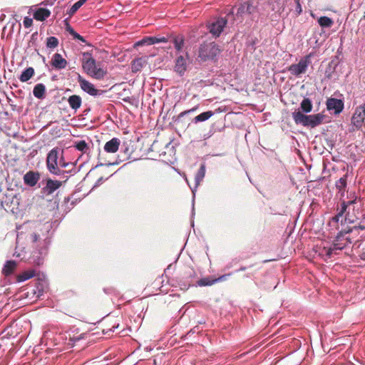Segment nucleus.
<instances>
[{"instance_id": "48", "label": "nucleus", "mask_w": 365, "mask_h": 365, "mask_svg": "<svg viewBox=\"0 0 365 365\" xmlns=\"http://www.w3.org/2000/svg\"><path fill=\"white\" fill-rule=\"evenodd\" d=\"M63 23H64V25H65V29L69 27L71 25L69 24V20L68 19H66L64 21H63Z\"/></svg>"}, {"instance_id": "46", "label": "nucleus", "mask_w": 365, "mask_h": 365, "mask_svg": "<svg viewBox=\"0 0 365 365\" xmlns=\"http://www.w3.org/2000/svg\"><path fill=\"white\" fill-rule=\"evenodd\" d=\"M105 181V179L101 177L96 182V186H98L100 185H101L103 182Z\"/></svg>"}, {"instance_id": "24", "label": "nucleus", "mask_w": 365, "mask_h": 365, "mask_svg": "<svg viewBox=\"0 0 365 365\" xmlns=\"http://www.w3.org/2000/svg\"><path fill=\"white\" fill-rule=\"evenodd\" d=\"M16 262L14 260H9V261H6V262L5 263L3 269H2V273L5 275V276H9L10 274H11L14 269H16Z\"/></svg>"}, {"instance_id": "49", "label": "nucleus", "mask_w": 365, "mask_h": 365, "mask_svg": "<svg viewBox=\"0 0 365 365\" xmlns=\"http://www.w3.org/2000/svg\"><path fill=\"white\" fill-rule=\"evenodd\" d=\"M87 1V0H79L78 1H77V3L80 5V6H83L86 2Z\"/></svg>"}, {"instance_id": "37", "label": "nucleus", "mask_w": 365, "mask_h": 365, "mask_svg": "<svg viewBox=\"0 0 365 365\" xmlns=\"http://www.w3.org/2000/svg\"><path fill=\"white\" fill-rule=\"evenodd\" d=\"M66 30L73 37L74 39L79 40L81 42H86L85 38L77 32H76L71 26L66 28Z\"/></svg>"}, {"instance_id": "47", "label": "nucleus", "mask_w": 365, "mask_h": 365, "mask_svg": "<svg viewBox=\"0 0 365 365\" xmlns=\"http://www.w3.org/2000/svg\"><path fill=\"white\" fill-rule=\"evenodd\" d=\"M6 330H5L4 331L2 332L1 334V340H4V339L6 338V336L9 334V332H6Z\"/></svg>"}, {"instance_id": "52", "label": "nucleus", "mask_w": 365, "mask_h": 365, "mask_svg": "<svg viewBox=\"0 0 365 365\" xmlns=\"http://www.w3.org/2000/svg\"><path fill=\"white\" fill-rule=\"evenodd\" d=\"M247 267H241L237 271H245L246 270Z\"/></svg>"}, {"instance_id": "3", "label": "nucleus", "mask_w": 365, "mask_h": 365, "mask_svg": "<svg viewBox=\"0 0 365 365\" xmlns=\"http://www.w3.org/2000/svg\"><path fill=\"white\" fill-rule=\"evenodd\" d=\"M221 51L220 46L215 42H204L199 46L197 59L201 62L215 61Z\"/></svg>"}, {"instance_id": "54", "label": "nucleus", "mask_w": 365, "mask_h": 365, "mask_svg": "<svg viewBox=\"0 0 365 365\" xmlns=\"http://www.w3.org/2000/svg\"><path fill=\"white\" fill-rule=\"evenodd\" d=\"M154 365H157V362H156L155 359L154 360Z\"/></svg>"}, {"instance_id": "4", "label": "nucleus", "mask_w": 365, "mask_h": 365, "mask_svg": "<svg viewBox=\"0 0 365 365\" xmlns=\"http://www.w3.org/2000/svg\"><path fill=\"white\" fill-rule=\"evenodd\" d=\"M292 118L297 125L315 128L323 122L324 115L322 113L305 115L300 111H295L292 113Z\"/></svg>"}, {"instance_id": "12", "label": "nucleus", "mask_w": 365, "mask_h": 365, "mask_svg": "<svg viewBox=\"0 0 365 365\" xmlns=\"http://www.w3.org/2000/svg\"><path fill=\"white\" fill-rule=\"evenodd\" d=\"M328 110H334V114H339L344 109V101L334 98H329L327 101Z\"/></svg>"}, {"instance_id": "10", "label": "nucleus", "mask_w": 365, "mask_h": 365, "mask_svg": "<svg viewBox=\"0 0 365 365\" xmlns=\"http://www.w3.org/2000/svg\"><path fill=\"white\" fill-rule=\"evenodd\" d=\"M365 119V103L358 106L351 118V123L357 128H360Z\"/></svg>"}, {"instance_id": "27", "label": "nucleus", "mask_w": 365, "mask_h": 365, "mask_svg": "<svg viewBox=\"0 0 365 365\" xmlns=\"http://www.w3.org/2000/svg\"><path fill=\"white\" fill-rule=\"evenodd\" d=\"M35 73L34 69L32 67L26 68L19 76V80L21 82H26L31 79Z\"/></svg>"}, {"instance_id": "38", "label": "nucleus", "mask_w": 365, "mask_h": 365, "mask_svg": "<svg viewBox=\"0 0 365 365\" xmlns=\"http://www.w3.org/2000/svg\"><path fill=\"white\" fill-rule=\"evenodd\" d=\"M198 106H195L194 108H191V109H189V110H185V111H182L175 118V122L178 123L180 122L181 120V118L182 117H184L185 115L187 114H189V113H193L195 112L197 109Z\"/></svg>"}, {"instance_id": "2", "label": "nucleus", "mask_w": 365, "mask_h": 365, "mask_svg": "<svg viewBox=\"0 0 365 365\" xmlns=\"http://www.w3.org/2000/svg\"><path fill=\"white\" fill-rule=\"evenodd\" d=\"M351 232V229L350 228L339 232L333 245L330 247H324L322 255H325L327 258H331L336 254L337 250H342L347 245L351 243L349 237H346V235Z\"/></svg>"}, {"instance_id": "44", "label": "nucleus", "mask_w": 365, "mask_h": 365, "mask_svg": "<svg viewBox=\"0 0 365 365\" xmlns=\"http://www.w3.org/2000/svg\"><path fill=\"white\" fill-rule=\"evenodd\" d=\"M86 334H80L77 337H72L71 338V341H72L73 342H76V341H78V340H81V339H85V336Z\"/></svg>"}, {"instance_id": "58", "label": "nucleus", "mask_w": 365, "mask_h": 365, "mask_svg": "<svg viewBox=\"0 0 365 365\" xmlns=\"http://www.w3.org/2000/svg\"><path fill=\"white\" fill-rule=\"evenodd\" d=\"M360 228H361V229H364V227L361 226V227H360Z\"/></svg>"}, {"instance_id": "26", "label": "nucleus", "mask_w": 365, "mask_h": 365, "mask_svg": "<svg viewBox=\"0 0 365 365\" xmlns=\"http://www.w3.org/2000/svg\"><path fill=\"white\" fill-rule=\"evenodd\" d=\"M214 115V113L211 110H208L206 112H203L200 113V115L195 116L192 119V123L195 124H197L200 122H204L207 120H208L210 118H211Z\"/></svg>"}, {"instance_id": "56", "label": "nucleus", "mask_w": 365, "mask_h": 365, "mask_svg": "<svg viewBox=\"0 0 365 365\" xmlns=\"http://www.w3.org/2000/svg\"><path fill=\"white\" fill-rule=\"evenodd\" d=\"M44 244L48 245V242H47L45 240Z\"/></svg>"}, {"instance_id": "25", "label": "nucleus", "mask_w": 365, "mask_h": 365, "mask_svg": "<svg viewBox=\"0 0 365 365\" xmlns=\"http://www.w3.org/2000/svg\"><path fill=\"white\" fill-rule=\"evenodd\" d=\"M347 200H341V206H343L344 204L346 207H349L351 204H356V202H360V198L358 197L355 192H351L347 195Z\"/></svg>"}, {"instance_id": "8", "label": "nucleus", "mask_w": 365, "mask_h": 365, "mask_svg": "<svg viewBox=\"0 0 365 365\" xmlns=\"http://www.w3.org/2000/svg\"><path fill=\"white\" fill-rule=\"evenodd\" d=\"M256 7L253 4V1L247 0L240 3L239 5H236L232 9L236 10L237 17H242L245 14H252Z\"/></svg>"}, {"instance_id": "43", "label": "nucleus", "mask_w": 365, "mask_h": 365, "mask_svg": "<svg viewBox=\"0 0 365 365\" xmlns=\"http://www.w3.org/2000/svg\"><path fill=\"white\" fill-rule=\"evenodd\" d=\"M153 40L154 41V44L155 43H158L167 42L168 41V39L165 37L153 36Z\"/></svg>"}, {"instance_id": "28", "label": "nucleus", "mask_w": 365, "mask_h": 365, "mask_svg": "<svg viewBox=\"0 0 365 365\" xmlns=\"http://www.w3.org/2000/svg\"><path fill=\"white\" fill-rule=\"evenodd\" d=\"M311 347L313 351H316L317 354L319 356L328 353L331 348H329L327 350L324 349V344H311Z\"/></svg>"}, {"instance_id": "9", "label": "nucleus", "mask_w": 365, "mask_h": 365, "mask_svg": "<svg viewBox=\"0 0 365 365\" xmlns=\"http://www.w3.org/2000/svg\"><path fill=\"white\" fill-rule=\"evenodd\" d=\"M78 82L80 84L81 88L86 93L93 96H101L103 91L96 89L93 84L84 79L81 75L78 74Z\"/></svg>"}, {"instance_id": "57", "label": "nucleus", "mask_w": 365, "mask_h": 365, "mask_svg": "<svg viewBox=\"0 0 365 365\" xmlns=\"http://www.w3.org/2000/svg\"><path fill=\"white\" fill-rule=\"evenodd\" d=\"M115 163H108L109 165H114Z\"/></svg>"}, {"instance_id": "1", "label": "nucleus", "mask_w": 365, "mask_h": 365, "mask_svg": "<svg viewBox=\"0 0 365 365\" xmlns=\"http://www.w3.org/2000/svg\"><path fill=\"white\" fill-rule=\"evenodd\" d=\"M71 166L75 168V165L72 163H66L63 160V151L61 152L58 148L51 150L46 158V168L50 173L55 175H61L67 171L61 170V168H66Z\"/></svg>"}, {"instance_id": "22", "label": "nucleus", "mask_w": 365, "mask_h": 365, "mask_svg": "<svg viewBox=\"0 0 365 365\" xmlns=\"http://www.w3.org/2000/svg\"><path fill=\"white\" fill-rule=\"evenodd\" d=\"M33 93L38 99L44 98L46 96V86L43 83L36 84L34 88Z\"/></svg>"}, {"instance_id": "5", "label": "nucleus", "mask_w": 365, "mask_h": 365, "mask_svg": "<svg viewBox=\"0 0 365 365\" xmlns=\"http://www.w3.org/2000/svg\"><path fill=\"white\" fill-rule=\"evenodd\" d=\"M313 56V53H310L304 57H302L298 63H293L290 65L287 70L293 76L296 77H300L302 74H304L309 66L311 64V58Z\"/></svg>"}, {"instance_id": "23", "label": "nucleus", "mask_w": 365, "mask_h": 365, "mask_svg": "<svg viewBox=\"0 0 365 365\" xmlns=\"http://www.w3.org/2000/svg\"><path fill=\"white\" fill-rule=\"evenodd\" d=\"M205 175V165H201L200 168L197 170L195 176V190H192V192H195V190L197 189V187L200 184V182L203 180Z\"/></svg>"}, {"instance_id": "29", "label": "nucleus", "mask_w": 365, "mask_h": 365, "mask_svg": "<svg viewBox=\"0 0 365 365\" xmlns=\"http://www.w3.org/2000/svg\"><path fill=\"white\" fill-rule=\"evenodd\" d=\"M318 23L323 28H330L334 24V21L328 16H321L318 19Z\"/></svg>"}, {"instance_id": "13", "label": "nucleus", "mask_w": 365, "mask_h": 365, "mask_svg": "<svg viewBox=\"0 0 365 365\" xmlns=\"http://www.w3.org/2000/svg\"><path fill=\"white\" fill-rule=\"evenodd\" d=\"M188 58L187 53L186 56L182 55L178 56L175 60V71L180 76H182L187 69V60Z\"/></svg>"}, {"instance_id": "17", "label": "nucleus", "mask_w": 365, "mask_h": 365, "mask_svg": "<svg viewBox=\"0 0 365 365\" xmlns=\"http://www.w3.org/2000/svg\"><path fill=\"white\" fill-rule=\"evenodd\" d=\"M120 144V139L113 138L105 144L104 150L107 153H114L118 151Z\"/></svg>"}, {"instance_id": "33", "label": "nucleus", "mask_w": 365, "mask_h": 365, "mask_svg": "<svg viewBox=\"0 0 365 365\" xmlns=\"http://www.w3.org/2000/svg\"><path fill=\"white\" fill-rule=\"evenodd\" d=\"M173 44H174V47L178 51H181L183 46H184V38L182 36H178L174 38L173 39Z\"/></svg>"}, {"instance_id": "30", "label": "nucleus", "mask_w": 365, "mask_h": 365, "mask_svg": "<svg viewBox=\"0 0 365 365\" xmlns=\"http://www.w3.org/2000/svg\"><path fill=\"white\" fill-rule=\"evenodd\" d=\"M34 276H35L34 270L25 271L23 273H21L17 276V281L19 282H24L26 280H28V279L34 277Z\"/></svg>"}, {"instance_id": "51", "label": "nucleus", "mask_w": 365, "mask_h": 365, "mask_svg": "<svg viewBox=\"0 0 365 365\" xmlns=\"http://www.w3.org/2000/svg\"><path fill=\"white\" fill-rule=\"evenodd\" d=\"M361 259L365 261V251L362 252Z\"/></svg>"}, {"instance_id": "50", "label": "nucleus", "mask_w": 365, "mask_h": 365, "mask_svg": "<svg viewBox=\"0 0 365 365\" xmlns=\"http://www.w3.org/2000/svg\"><path fill=\"white\" fill-rule=\"evenodd\" d=\"M329 345L330 344H324V349L327 350L329 348H331V349L332 348Z\"/></svg>"}, {"instance_id": "36", "label": "nucleus", "mask_w": 365, "mask_h": 365, "mask_svg": "<svg viewBox=\"0 0 365 365\" xmlns=\"http://www.w3.org/2000/svg\"><path fill=\"white\" fill-rule=\"evenodd\" d=\"M154 41L153 40V36H146L143 38L142 40L138 41L135 43V46H144V45H153Z\"/></svg>"}, {"instance_id": "40", "label": "nucleus", "mask_w": 365, "mask_h": 365, "mask_svg": "<svg viewBox=\"0 0 365 365\" xmlns=\"http://www.w3.org/2000/svg\"><path fill=\"white\" fill-rule=\"evenodd\" d=\"M76 148L80 151H84L88 148V145L84 140H81L76 143Z\"/></svg>"}, {"instance_id": "11", "label": "nucleus", "mask_w": 365, "mask_h": 365, "mask_svg": "<svg viewBox=\"0 0 365 365\" xmlns=\"http://www.w3.org/2000/svg\"><path fill=\"white\" fill-rule=\"evenodd\" d=\"M227 24V20L224 18H219L209 26L210 32L215 37L220 36Z\"/></svg>"}, {"instance_id": "20", "label": "nucleus", "mask_w": 365, "mask_h": 365, "mask_svg": "<svg viewBox=\"0 0 365 365\" xmlns=\"http://www.w3.org/2000/svg\"><path fill=\"white\" fill-rule=\"evenodd\" d=\"M337 214L334 216L330 222H329V226H334L337 225L338 222L339 221V218L341 217L343 215H344V213L346 212V205L344 204L343 206L338 207L336 208Z\"/></svg>"}, {"instance_id": "41", "label": "nucleus", "mask_w": 365, "mask_h": 365, "mask_svg": "<svg viewBox=\"0 0 365 365\" xmlns=\"http://www.w3.org/2000/svg\"><path fill=\"white\" fill-rule=\"evenodd\" d=\"M24 26L25 28H29L32 26L33 24V19H31L30 17L29 16H26L24 19Z\"/></svg>"}, {"instance_id": "19", "label": "nucleus", "mask_w": 365, "mask_h": 365, "mask_svg": "<svg viewBox=\"0 0 365 365\" xmlns=\"http://www.w3.org/2000/svg\"><path fill=\"white\" fill-rule=\"evenodd\" d=\"M68 103L69 106L76 111L81 106L82 99L78 95H72L68 98Z\"/></svg>"}, {"instance_id": "21", "label": "nucleus", "mask_w": 365, "mask_h": 365, "mask_svg": "<svg viewBox=\"0 0 365 365\" xmlns=\"http://www.w3.org/2000/svg\"><path fill=\"white\" fill-rule=\"evenodd\" d=\"M335 185L338 190V192L340 193L341 197H343L344 195V192L347 185V175H344L339 180H338L336 182Z\"/></svg>"}, {"instance_id": "34", "label": "nucleus", "mask_w": 365, "mask_h": 365, "mask_svg": "<svg viewBox=\"0 0 365 365\" xmlns=\"http://www.w3.org/2000/svg\"><path fill=\"white\" fill-rule=\"evenodd\" d=\"M144 63V60L141 58L135 59L132 63V71L133 72L139 71L143 68Z\"/></svg>"}, {"instance_id": "7", "label": "nucleus", "mask_w": 365, "mask_h": 365, "mask_svg": "<svg viewBox=\"0 0 365 365\" xmlns=\"http://www.w3.org/2000/svg\"><path fill=\"white\" fill-rule=\"evenodd\" d=\"M361 210V202H356V204H351L346 207V211L344 213L345 221L349 223H354L358 219V215Z\"/></svg>"}, {"instance_id": "14", "label": "nucleus", "mask_w": 365, "mask_h": 365, "mask_svg": "<svg viewBox=\"0 0 365 365\" xmlns=\"http://www.w3.org/2000/svg\"><path fill=\"white\" fill-rule=\"evenodd\" d=\"M51 64L54 68L61 70L65 68L67 66L68 63L60 53H56L53 54L51 61Z\"/></svg>"}, {"instance_id": "31", "label": "nucleus", "mask_w": 365, "mask_h": 365, "mask_svg": "<svg viewBox=\"0 0 365 365\" xmlns=\"http://www.w3.org/2000/svg\"><path fill=\"white\" fill-rule=\"evenodd\" d=\"M225 275H223L217 279H213V280H210L209 279L207 278H203V279H200L198 282H197V284L199 286H210V285H212L214 283L217 282H219V281H221L222 279H225Z\"/></svg>"}, {"instance_id": "39", "label": "nucleus", "mask_w": 365, "mask_h": 365, "mask_svg": "<svg viewBox=\"0 0 365 365\" xmlns=\"http://www.w3.org/2000/svg\"><path fill=\"white\" fill-rule=\"evenodd\" d=\"M80 5L76 2L68 11L67 14L71 17L80 8Z\"/></svg>"}, {"instance_id": "6", "label": "nucleus", "mask_w": 365, "mask_h": 365, "mask_svg": "<svg viewBox=\"0 0 365 365\" xmlns=\"http://www.w3.org/2000/svg\"><path fill=\"white\" fill-rule=\"evenodd\" d=\"M83 68L90 76L101 80L106 75V71L102 68L96 66V60L91 57L83 63Z\"/></svg>"}, {"instance_id": "42", "label": "nucleus", "mask_w": 365, "mask_h": 365, "mask_svg": "<svg viewBox=\"0 0 365 365\" xmlns=\"http://www.w3.org/2000/svg\"><path fill=\"white\" fill-rule=\"evenodd\" d=\"M294 2L296 4V8H295L296 12L297 13L298 15H299L302 12L300 0H294Z\"/></svg>"}, {"instance_id": "55", "label": "nucleus", "mask_w": 365, "mask_h": 365, "mask_svg": "<svg viewBox=\"0 0 365 365\" xmlns=\"http://www.w3.org/2000/svg\"><path fill=\"white\" fill-rule=\"evenodd\" d=\"M100 165H103V164L100 163V164L97 165L96 167L100 166Z\"/></svg>"}, {"instance_id": "53", "label": "nucleus", "mask_w": 365, "mask_h": 365, "mask_svg": "<svg viewBox=\"0 0 365 365\" xmlns=\"http://www.w3.org/2000/svg\"><path fill=\"white\" fill-rule=\"evenodd\" d=\"M362 219H363V220H365V214H364V215H362Z\"/></svg>"}, {"instance_id": "18", "label": "nucleus", "mask_w": 365, "mask_h": 365, "mask_svg": "<svg viewBox=\"0 0 365 365\" xmlns=\"http://www.w3.org/2000/svg\"><path fill=\"white\" fill-rule=\"evenodd\" d=\"M50 15L51 11L46 8H38L33 14L34 19L39 21H45Z\"/></svg>"}, {"instance_id": "32", "label": "nucleus", "mask_w": 365, "mask_h": 365, "mask_svg": "<svg viewBox=\"0 0 365 365\" xmlns=\"http://www.w3.org/2000/svg\"><path fill=\"white\" fill-rule=\"evenodd\" d=\"M300 108L304 113H309L312 110V103L309 98H304L300 104Z\"/></svg>"}, {"instance_id": "16", "label": "nucleus", "mask_w": 365, "mask_h": 365, "mask_svg": "<svg viewBox=\"0 0 365 365\" xmlns=\"http://www.w3.org/2000/svg\"><path fill=\"white\" fill-rule=\"evenodd\" d=\"M61 186V182L48 179L46 186L43 188V191L46 195H51Z\"/></svg>"}, {"instance_id": "45", "label": "nucleus", "mask_w": 365, "mask_h": 365, "mask_svg": "<svg viewBox=\"0 0 365 365\" xmlns=\"http://www.w3.org/2000/svg\"><path fill=\"white\" fill-rule=\"evenodd\" d=\"M39 239V235L36 233H33L31 235V240L32 242L36 243L38 242Z\"/></svg>"}, {"instance_id": "35", "label": "nucleus", "mask_w": 365, "mask_h": 365, "mask_svg": "<svg viewBox=\"0 0 365 365\" xmlns=\"http://www.w3.org/2000/svg\"><path fill=\"white\" fill-rule=\"evenodd\" d=\"M58 45V40L55 36H50L47 38L46 46L49 48H55Z\"/></svg>"}, {"instance_id": "15", "label": "nucleus", "mask_w": 365, "mask_h": 365, "mask_svg": "<svg viewBox=\"0 0 365 365\" xmlns=\"http://www.w3.org/2000/svg\"><path fill=\"white\" fill-rule=\"evenodd\" d=\"M39 180L40 174L38 172L29 171L24 176V183L31 187L36 185Z\"/></svg>"}]
</instances>
